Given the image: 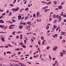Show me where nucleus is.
Masks as SVG:
<instances>
[{
    "label": "nucleus",
    "mask_w": 66,
    "mask_h": 66,
    "mask_svg": "<svg viewBox=\"0 0 66 66\" xmlns=\"http://www.w3.org/2000/svg\"><path fill=\"white\" fill-rule=\"evenodd\" d=\"M53 17V18H58V19H59V22H60V21H61V20H62V19H61V17Z\"/></svg>",
    "instance_id": "1"
},
{
    "label": "nucleus",
    "mask_w": 66,
    "mask_h": 66,
    "mask_svg": "<svg viewBox=\"0 0 66 66\" xmlns=\"http://www.w3.org/2000/svg\"><path fill=\"white\" fill-rule=\"evenodd\" d=\"M14 26V25H11L9 27V29H14V27H12L13 26Z\"/></svg>",
    "instance_id": "2"
},
{
    "label": "nucleus",
    "mask_w": 66,
    "mask_h": 66,
    "mask_svg": "<svg viewBox=\"0 0 66 66\" xmlns=\"http://www.w3.org/2000/svg\"><path fill=\"white\" fill-rule=\"evenodd\" d=\"M19 10V7H17L15 9V12H17Z\"/></svg>",
    "instance_id": "3"
},
{
    "label": "nucleus",
    "mask_w": 66,
    "mask_h": 66,
    "mask_svg": "<svg viewBox=\"0 0 66 66\" xmlns=\"http://www.w3.org/2000/svg\"><path fill=\"white\" fill-rule=\"evenodd\" d=\"M48 9V6H45L43 7L42 10H45V9Z\"/></svg>",
    "instance_id": "4"
},
{
    "label": "nucleus",
    "mask_w": 66,
    "mask_h": 66,
    "mask_svg": "<svg viewBox=\"0 0 66 66\" xmlns=\"http://www.w3.org/2000/svg\"><path fill=\"white\" fill-rule=\"evenodd\" d=\"M1 39L2 40V42H5V40H4V38L3 37H2Z\"/></svg>",
    "instance_id": "5"
},
{
    "label": "nucleus",
    "mask_w": 66,
    "mask_h": 66,
    "mask_svg": "<svg viewBox=\"0 0 66 66\" xmlns=\"http://www.w3.org/2000/svg\"><path fill=\"white\" fill-rule=\"evenodd\" d=\"M57 48H58V47L57 46L55 47L53 49V50L55 51V50H56L57 49Z\"/></svg>",
    "instance_id": "6"
},
{
    "label": "nucleus",
    "mask_w": 66,
    "mask_h": 66,
    "mask_svg": "<svg viewBox=\"0 0 66 66\" xmlns=\"http://www.w3.org/2000/svg\"><path fill=\"white\" fill-rule=\"evenodd\" d=\"M39 15H40V13H39V12H37V17H38Z\"/></svg>",
    "instance_id": "7"
},
{
    "label": "nucleus",
    "mask_w": 66,
    "mask_h": 66,
    "mask_svg": "<svg viewBox=\"0 0 66 66\" xmlns=\"http://www.w3.org/2000/svg\"><path fill=\"white\" fill-rule=\"evenodd\" d=\"M61 33L64 36H66V32H61Z\"/></svg>",
    "instance_id": "8"
},
{
    "label": "nucleus",
    "mask_w": 66,
    "mask_h": 66,
    "mask_svg": "<svg viewBox=\"0 0 66 66\" xmlns=\"http://www.w3.org/2000/svg\"><path fill=\"white\" fill-rule=\"evenodd\" d=\"M23 26L21 25H20L19 26V28L20 29H22L23 28Z\"/></svg>",
    "instance_id": "9"
},
{
    "label": "nucleus",
    "mask_w": 66,
    "mask_h": 66,
    "mask_svg": "<svg viewBox=\"0 0 66 66\" xmlns=\"http://www.w3.org/2000/svg\"><path fill=\"white\" fill-rule=\"evenodd\" d=\"M58 8L59 9H62V6L60 5L59 6Z\"/></svg>",
    "instance_id": "10"
},
{
    "label": "nucleus",
    "mask_w": 66,
    "mask_h": 66,
    "mask_svg": "<svg viewBox=\"0 0 66 66\" xmlns=\"http://www.w3.org/2000/svg\"><path fill=\"white\" fill-rule=\"evenodd\" d=\"M27 24H29V25H30V24H31V21L27 22Z\"/></svg>",
    "instance_id": "11"
},
{
    "label": "nucleus",
    "mask_w": 66,
    "mask_h": 66,
    "mask_svg": "<svg viewBox=\"0 0 66 66\" xmlns=\"http://www.w3.org/2000/svg\"><path fill=\"white\" fill-rule=\"evenodd\" d=\"M62 52L63 54H65V53H66V51L65 50H62Z\"/></svg>",
    "instance_id": "12"
},
{
    "label": "nucleus",
    "mask_w": 66,
    "mask_h": 66,
    "mask_svg": "<svg viewBox=\"0 0 66 66\" xmlns=\"http://www.w3.org/2000/svg\"><path fill=\"white\" fill-rule=\"evenodd\" d=\"M57 34H56L54 35V36H53V37L54 38H55V37H57Z\"/></svg>",
    "instance_id": "13"
},
{
    "label": "nucleus",
    "mask_w": 66,
    "mask_h": 66,
    "mask_svg": "<svg viewBox=\"0 0 66 66\" xmlns=\"http://www.w3.org/2000/svg\"><path fill=\"white\" fill-rule=\"evenodd\" d=\"M4 21H3V20H0V23H4Z\"/></svg>",
    "instance_id": "14"
},
{
    "label": "nucleus",
    "mask_w": 66,
    "mask_h": 66,
    "mask_svg": "<svg viewBox=\"0 0 66 66\" xmlns=\"http://www.w3.org/2000/svg\"><path fill=\"white\" fill-rule=\"evenodd\" d=\"M0 28H4V26L3 25H0Z\"/></svg>",
    "instance_id": "15"
},
{
    "label": "nucleus",
    "mask_w": 66,
    "mask_h": 66,
    "mask_svg": "<svg viewBox=\"0 0 66 66\" xmlns=\"http://www.w3.org/2000/svg\"><path fill=\"white\" fill-rule=\"evenodd\" d=\"M41 39L42 40H44V39H45V38H44V37L43 36H42L41 37Z\"/></svg>",
    "instance_id": "16"
},
{
    "label": "nucleus",
    "mask_w": 66,
    "mask_h": 66,
    "mask_svg": "<svg viewBox=\"0 0 66 66\" xmlns=\"http://www.w3.org/2000/svg\"><path fill=\"white\" fill-rule=\"evenodd\" d=\"M38 56V55H35L34 56V58H35L36 57H37Z\"/></svg>",
    "instance_id": "17"
},
{
    "label": "nucleus",
    "mask_w": 66,
    "mask_h": 66,
    "mask_svg": "<svg viewBox=\"0 0 66 66\" xmlns=\"http://www.w3.org/2000/svg\"><path fill=\"white\" fill-rule=\"evenodd\" d=\"M49 28V26H47L46 27V30H48Z\"/></svg>",
    "instance_id": "18"
},
{
    "label": "nucleus",
    "mask_w": 66,
    "mask_h": 66,
    "mask_svg": "<svg viewBox=\"0 0 66 66\" xmlns=\"http://www.w3.org/2000/svg\"><path fill=\"white\" fill-rule=\"evenodd\" d=\"M20 39H22V34H21L20 35Z\"/></svg>",
    "instance_id": "19"
},
{
    "label": "nucleus",
    "mask_w": 66,
    "mask_h": 66,
    "mask_svg": "<svg viewBox=\"0 0 66 66\" xmlns=\"http://www.w3.org/2000/svg\"><path fill=\"white\" fill-rule=\"evenodd\" d=\"M4 30H6L7 28V26H6L5 27H4Z\"/></svg>",
    "instance_id": "20"
},
{
    "label": "nucleus",
    "mask_w": 66,
    "mask_h": 66,
    "mask_svg": "<svg viewBox=\"0 0 66 66\" xmlns=\"http://www.w3.org/2000/svg\"><path fill=\"white\" fill-rule=\"evenodd\" d=\"M57 19H56V20H54V23H56V22L57 21Z\"/></svg>",
    "instance_id": "21"
},
{
    "label": "nucleus",
    "mask_w": 66,
    "mask_h": 66,
    "mask_svg": "<svg viewBox=\"0 0 66 66\" xmlns=\"http://www.w3.org/2000/svg\"><path fill=\"white\" fill-rule=\"evenodd\" d=\"M23 16H24V15L22 14L20 15H19L18 16V17H23Z\"/></svg>",
    "instance_id": "22"
},
{
    "label": "nucleus",
    "mask_w": 66,
    "mask_h": 66,
    "mask_svg": "<svg viewBox=\"0 0 66 66\" xmlns=\"http://www.w3.org/2000/svg\"><path fill=\"white\" fill-rule=\"evenodd\" d=\"M6 53H7V54H9H9H11V52L10 51H8V52H7Z\"/></svg>",
    "instance_id": "23"
},
{
    "label": "nucleus",
    "mask_w": 66,
    "mask_h": 66,
    "mask_svg": "<svg viewBox=\"0 0 66 66\" xmlns=\"http://www.w3.org/2000/svg\"><path fill=\"white\" fill-rule=\"evenodd\" d=\"M60 15V16H63V17H66V15H63V14H61Z\"/></svg>",
    "instance_id": "24"
},
{
    "label": "nucleus",
    "mask_w": 66,
    "mask_h": 66,
    "mask_svg": "<svg viewBox=\"0 0 66 66\" xmlns=\"http://www.w3.org/2000/svg\"><path fill=\"white\" fill-rule=\"evenodd\" d=\"M21 46L23 47V48H26V47L25 46V45H21Z\"/></svg>",
    "instance_id": "25"
},
{
    "label": "nucleus",
    "mask_w": 66,
    "mask_h": 66,
    "mask_svg": "<svg viewBox=\"0 0 66 66\" xmlns=\"http://www.w3.org/2000/svg\"><path fill=\"white\" fill-rule=\"evenodd\" d=\"M60 55H61V56H63V54L62 52H60Z\"/></svg>",
    "instance_id": "26"
},
{
    "label": "nucleus",
    "mask_w": 66,
    "mask_h": 66,
    "mask_svg": "<svg viewBox=\"0 0 66 66\" xmlns=\"http://www.w3.org/2000/svg\"><path fill=\"white\" fill-rule=\"evenodd\" d=\"M27 26L26 27V29H29V26H28L27 25Z\"/></svg>",
    "instance_id": "27"
},
{
    "label": "nucleus",
    "mask_w": 66,
    "mask_h": 66,
    "mask_svg": "<svg viewBox=\"0 0 66 66\" xmlns=\"http://www.w3.org/2000/svg\"><path fill=\"white\" fill-rule=\"evenodd\" d=\"M50 46H48L47 47H46V49H47V50H48L49 49H50Z\"/></svg>",
    "instance_id": "28"
},
{
    "label": "nucleus",
    "mask_w": 66,
    "mask_h": 66,
    "mask_svg": "<svg viewBox=\"0 0 66 66\" xmlns=\"http://www.w3.org/2000/svg\"><path fill=\"white\" fill-rule=\"evenodd\" d=\"M42 21V20L41 19H40V20L39 21V20H38V19H37V21L38 22H40V21Z\"/></svg>",
    "instance_id": "29"
},
{
    "label": "nucleus",
    "mask_w": 66,
    "mask_h": 66,
    "mask_svg": "<svg viewBox=\"0 0 66 66\" xmlns=\"http://www.w3.org/2000/svg\"><path fill=\"white\" fill-rule=\"evenodd\" d=\"M10 6H14V4H10Z\"/></svg>",
    "instance_id": "30"
},
{
    "label": "nucleus",
    "mask_w": 66,
    "mask_h": 66,
    "mask_svg": "<svg viewBox=\"0 0 66 66\" xmlns=\"http://www.w3.org/2000/svg\"><path fill=\"white\" fill-rule=\"evenodd\" d=\"M51 3V1L48 2L47 4L48 5H49V4H50V3Z\"/></svg>",
    "instance_id": "31"
},
{
    "label": "nucleus",
    "mask_w": 66,
    "mask_h": 66,
    "mask_svg": "<svg viewBox=\"0 0 66 66\" xmlns=\"http://www.w3.org/2000/svg\"><path fill=\"white\" fill-rule=\"evenodd\" d=\"M15 50H18V51H19L20 50V49L19 48H16Z\"/></svg>",
    "instance_id": "32"
},
{
    "label": "nucleus",
    "mask_w": 66,
    "mask_h": 66,
    "mask_svg": "<svg viewBox=\"0 0 66 66\" xmlns=\"http://www.w3.org/2000/svg\"><path fill=\"white\" fill-rule=\"evenodd\" d=\"M14 64V66H19V65H18V64Z\"/></svg>",
    "instance_id": "33"
},
{
    "label": "nucleus",
    "mask_w": 66,
    "mask_h": 66,
    "mask_svg": "<svg viewBox=\"0 0 66 66\" xmlns=\"http://www.w3.org/2000/svg\"><path fill=\"white\" fill-rule=\"evenodd\" d=\"M65 42H66V40H63L62 42V43H65Z\"/></svg>",
    "instance_id": "34"
},
{
    "label": "nucleus",
    "mask_w": 66,
    "mask_h": 66,
    "mask_svg": "<svg viewBox=\"0 0 66 66\" xmlns=\"http://www.w3.org/2000/svg\"><path fill=\"white\" fill-rule=\"evenodd\" d=\"M15 32L13 31V32H12V34L13 35H15Z\"/></svg>",
    "instance_id": "35"
},
{
    "label": "nucleus",
    "mask_w": 66,
    "mask_h": 66,
    "mask_svg": "<svg viewBox=\"0 0 66 66\" xmlns=\"http://www.w3.org/2000/svg\"><path fill=\"white\" fill-rule=\"evenodd\" d=\"M53 27L54 28H55V29H56V28H57V26H55V25H54L53 26Z\"/></svg>",
    "instance_id": "36"
},
{
    "label": "nucleus",
    "mask_w": 66,
    "mask_h": 66,
    "mask_svg": "<svg viewBox=\"0 0 66 66\" xmlns=\"http://www.w3.org/2000/svg\"><path fill=\"white\" fill-rule=\"evenodd\" d=\"M0 33H6V32H0Z\"/></svg>",
    "instance_id": "37"
},
{
    "label": "nucleus",
    "mask_w": 66,
    "mask_h": 66,
    "mask_svg": "<svg viewBox=\"0 0 66 66\" xmlns=\"http://www.w3.org/2000/svg\"><path fill=\"white\" fill-rule=\"evenodd\" d=\"M21 18V17H18V19L19 20H20Z\"/></svg>",
    "instance_id": "38"
},
{
    "label": "nucleus",
    "mask_w": 66,
    "mask_h": 66,
    "mask_svg": "<svg viewBox=\"0 0 66 66\" xmlns=\"http://www.w3.org/2000/svg\"><path fill=\"white\" fill-rule=\"evenodd\" d=\"M12 11H15V8L12 9Z\"/></svg>",
    "instance_id": "39"
},
{
    "label": "nucleus",
    "mask_w": 66,
    "mask_h": 66,
    "mask_svg": "<svg viewBox=\"0 0 66 66\" xmlns=\"http://www.w3.org/2000/svg\"><path fill=\"white\" fill-rule=\"evenodd\" d=\"M26 42H27V40H24V44H26Z\"/></svg>",
    "instance_id": "40"
},
{
    "label": "nucleus",
    "mask_w": 66,
    "mask_h": 66,
    "mask_svg": "<svg viewBox=\"0 0 66 66\" xmlns=\"http://www.w3.org/2000/svg\"><path fill=\"white\" fill-rule=\"evenodd\" d=\"M54 4H56V3H57V2H56V1H54Z\"/></svg>",
    "instance_id": "41"
},
{
    "label": "nucleus",
    "mask_w": 66,
    "mask_h": 66,
    "mask_svg": "<svg viewBox=\"0 0 66 66\" xmlns=\"http://www.w3.org/2000/svg\"><path fill=\"white\" fill-rule=\"evenodd\" d=\"M19 38V37L18 36H17L16 37V38L17 39V38Z\"/></svg>",
    "instance_id": "42"
},
{
    "label": "nucleus",
    "mask_w": 66,
    "mask_h": 66,
    "mask_svg": "<svg viewBox=\"0 0 66 66\" xmlns=\"http://www.w3.org/2000/svg\"><path fill=\"white\" fill-rule=\"evenodd\" d=\"M12 21L13 22H15V21H16L15 20H12Z\"/></svg>",
    "instance_id": "43"
},
{
    "label": "nucleus",
    "mask_w": 66,
    "mask_h": 66,
    "mask_svg": "<svg viewBox=\"0 0 66 66\" xmlns=\"http://www.w3.org/2000/svg\"><path fill=\"white\" fill-rule=\"evenodd\" d=\"M25 11H28V10H29V8H26V9H25Z\"/></svg>",
    "instance_id": "44"
},
{
    "label": "nucleus",
    "mask_w": 66,
    "mask_h": 66,
    "mask_svg": "<svg viewBox=\"0 0 66 66\" xmlns=\"http://www.w3.org/2000/svg\"><path fill=\"white\" fill-rule=\"evenodd\" d=\"M49 57H50V60H51V59H52V58H51V56L50 55H49Z\"/></svg>",
    "instance_id": "45"
},
{
    "label": "nucleus",
    "mask_w": 66,
    "mask_h": 66,
    "mask_svg": "<svg viewBox=\"0 0 66 66\" xmlns=\"http://www.w3.org/2000/svg\"><path fill=\"white\" fill-rule=\"evenodd\" d=\"M12 15V12H10L9 13V15L10 16H11Z\"/></svg>",
    "instance_id": "46"
},
{
    "label": "nucleus",
    "mask_w": 66,
    "mask_h": 66,
    "mask_svg": "<svg viewBox=\"0 0 66 66\" xmlns=\"http://www.w3.org/2000/svg\"><path fill=\"white\" fill-rule=\"evenodd\" d=\"M16 0H14L13 3V4H14V3H15L16 2Z\"/></svg>",
    "instance_id": "47"
},
{
    "label": "nucleus",
    "mask_w": 66,
    "mask_h": 66,
    "mask_svg": "<svg viewBox=\"0 0 66 66\" xmlns=\"http://www.w3.org/2000/svg\"><path fill=\"white\" fill-rule=\"evenodd\" d=\"M52 60H53V61H54V60H55V58L54 57H53L52 58Z\"/></svg>",
    "instance_id": "48"
},
{
    "label": "nucleus",
    "mask_w": 66,
    "mask_h": 66,
    "mask_svg": "<svg viewBox=\"0 0 66 66\" xmlns=\"http://www.w3.org/2000/svg\"><path fill=\"white\" fill-rule=\"evenodd\" d=\"M8 46H10V47H13V46H12L11 45H10V44H8Z\"/></svg>",
    "instance_id": "49"
},
{
    "label": "nucleus",
    "mask_w": 66,
    "mask_h": 66,
    "mask_svg": "<svg viewBox=\"0 0 66 66\" xmlns=\"http://www.w3.org/2000/svg\"><path fill=\"white\" fill-rule=\"evenodd\" d=\"M5 46H0V48H3V47H5Z\"/></svg>",
    "instance_id": "50"
},
{
    "label": "nucleus",
    "mask_w": 66,
    "mask_h": 66,
    "mask_svg": "<svg viewBox=\"0 0 66 66\" xmlns=\"http://www.w3.org/2000/svg\"><path fill=\"white\" fill-rule=\"evenodd\" d=\"M19 45H23V43H20L19 44Z\"/></svg>",
    "instance_id": "51"
},
{
    "label": "nucleus",
    "mask_w": 66,
    "mask_h": 66,
    "mask_svg": "<svg viewBox=\"0 0 66 66\" xmlns=\"http://www.w3.org/2000/svg\"><path fill=\"white\" fill-rule=\"evenodd\" d=\"M9 37L10 38H11L12 37H13V35H10L9 36Z\"/></svg>",
    "instance_id": "52"
},
{
    "label": "nucleus",
    "mask_w": 66,
    "mask_h": 66,
    "mask_svg": "<svg viewBox=\"0 0 66 66\" xmlns=\"http://www.w3.org/2000/svg\"><path fill=\"white\" fill-rule=\"evenodd\" d=\"M38 44L39 45H40V42L38 41Z\"/></svg>",
    "instance_id": "53"
},
{
    "label": "nucleus",
    "mask_w": 66,
    "mask_h": 66,
    "mask_svg": "<svg viewBox=\"0 0 66 66\" xmlns=\"http://www.w3.org/2000/svg\"><path fill=\"white\" fill-rule=\"evenodd\" d=\"M53 14V12H51L50 13V16H51V14Z\"/></svg>",
    "instance_id": "54"
},
{
    "label": "nucleus",
    "mask_w": 66,
    "mask_h": 66,
    "mask_svg": "<svg viewBox=\"0 0 66 66\" xmlns=\"http://www.w3.org/2000/svg\"><path fill=\"white\" fill-rule=\"evenodd\" d=\"M13 62H17V61L16 60H13Z\"/></svg>",
    "instance_id": "55"
},
{
    "label": "nucleus",
    "mask_w": 66,
    "mask_h": 66,
    "mask_svg": "<svg viewBox=\"0 0 66 66\" xmlns=\"http://www.w3.org/2000/svg\"><path fill=\"white\" fill-rule=\"evenodd\" d=\"M5 15V13H4L2 14V16H3L4 15Z\"/></svg>",
    "instance_id": "56"
},
{
    "label": "nucleus",
    "mask_w": 66,
    "mask_h": 66,
    "mask_svg": "<svg viewBox=\"0 0 66 66\" xmlns=\"http://www.w3.org/2000/svg\"><path fill=\"white\" fill-rule=\"evenodd\" d=\"M9 47V46L7 45V46H6L5 48H7Z\"/></svg>",
    "instance_id": "57"
},
{
    "label": "nucleus",
    "mask_w": 66,
    "mask_h": 66,
    "mask_svg": "<svg viewBox=\"0 0 66 66\" xmlns=\"http://www.w3.org/2000/svg\"><path fill=\"white\" fill-rule=\"evenodd\" d=\"M63 22H66V20L65 19H64L63 20Z\"/></svg>",
    "instance_id": "58"
},
{
    "label": "nucleus",
    "mask_w": 66,
    "mask_h": 66,
    "mask_svg": "<svg viewBox=\"0 0 66 66\" xmlns=\"http://www.w3.org/2000/svg\"><path fill=\"white\" fill-rule=\"evenodd\" d=\"M60 39H62V36H60Z\"/></svg>",
    "instance_id": "59"
},
{
    "label": "nucleus",
    "mask_w": 66,
    "mask_h": 66,
    "mask_svg": "<svg viewBox=\"0 0 66 66\" xmlns=\"http://www.w3.org/2000/svg\"><path fill=\"white\" fill-rule=\"evenodd\" d=\"M59 15L58 14L57 15H55V17H58Z\"/></svg>",
    "instance_id": "60"
},
{
    "label": "nucleus",
    "mask_w": 66,
    "mask_h": 66,
    "mask_svg": "<svg viewBox=\"0 0 66 66\" xmlns=\"http://www.w3.org/2000/svg\"><path fill=\"white\" fill-rule=\"evenodd\" d=\"M9 12V10H7V12H6V13H8Z\"/></svg>",
    "instance_id": "61"
},
{
    "label": "nucleus",
    "mask_w": 66,
    "mask_h": 66,
    "mask_svg": "<svg viewBox=\"0 0 66 66\" xmlns=\"http://www.w3.org/2000/svg\"><path fill=\"white\" fill-rule=\"evenodd\" d=\"M10 21H6V22H7V23H10Z\"/></svg>",
    "instance_id": "62"
},
{
    "label": "nucleus",
    "mask_w": 66,
    "mask_h": 66,
    "mask_svg": "<svg viewBox=\"0 0 66 66\" xmlns=\"http://www.w3.org/2000/svg\"><path fill=\"white\" fill-rule=\"evenodd\" d=\"M52 20V19L51 18H50L49 19V20L50 21H51V20Z\"/></svg>",
    "instance_id": "63"
},
{
    "label": "nucleus",
    "mask_w": 66,
    "mask_h": 66,
    "mask_svg": "<svg viewBox=\"0 0 66 66\" xmlns=\"http://www.w3.org/2000/svg\"><path fill=\"white\" fill-rule=\"evenodd\" d=\"M35 14H34L33 15V17H35Z\"/></svg>",
    "instance_id": "64"
}]
</instances>
